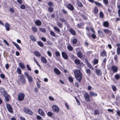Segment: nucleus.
Segmentation results:
<instances>
[{"label":"nucleus","instance_id":"nucleus-1","mask_svg":"<svg viewBox=\"0 0 120 120\" xmlns=\"http://www.w3.org/2000/svg\"><path fill=\"white\" fill-rule=\"evenodd\" d=\"M75 77L76 79L80 82L82 78V73L79 70H76L73 71Z\"/></svg>","mask_w":120,"mask_h":120},{"label":"nucleus","instance_id":"nucleus-2","mask_svg":"<svg viewBox=\"0 0 120 120\" xmlns=\"http://www.w3.org/2000/svg\"><path fill=\"white\" fill-rule=\"evenodd\" d=\"M111 68L114 73H116L117 72L118 68L117 66L113 65L111 67Z\"/></svg>","mask_w":120,"mask_h":120},{"label":"nucleus","instance_id":"nucleus-3","mask_svg":"<svg viewBox=\"0 0 120 120\" xmlns=\"http://www.w3.org/2000/svg\"><path fill=\"white\" fill-rule=\"evenodd\" d=\"M52 109L53 111L55 112H58L59 111V109L58 106L55 105H53L52 106Z\"/></svg>","mask_w":120,"mask_h":120},{"label":"nucleus","instance_id":"nucleus-4","mask_svg":"<svg viewBox=\"0 0 120 120\" xmlns=\"http://www.w3.org/2000/svg\"><path fill=\"white\" fill-rule=\"evenodd\" d=\"M7 108L9 112L11 113H12L13 111L12 109L11 105L8 104L6 105Z\"/></svg>","mask_w":120,"mask_h":120},{"label":"nucleus","instance_id":"nucleus-5","mask_svg":"<svg viewBox=\"0 0 120 120\" xmlns=\"http://www.w3.org/2000/svg\"><path fill=\"white\" fill-rule=\"evenodd\" d=\"M24 111L25 112L30 115H32L33 114V112L31 111L26 108H24Z\"/></svg>","mask_w":120,"mask_h":120},{"label":"nucleus","instance_id":"nucleus-6","mask_svg":"<svg viewBox=\"0 0 120 120\" xmlns=\"http://www.w3.org/2000/svg\"><path fill=\"white\" fill-rule=\"evenodd\" d=\"M84 97L86 101L88 102L90 101V97L89 94L87 93H85L84 95Z\"/></svg>","mask_w":120,"mask_h":120},{"label":"nucleus","instance_id":"nucleus-7","mask_svg":"<svg viewBox=\"0 0 120 120\" xmlns=\"http://www.w3.org/2000/svg\"><path fill=\"white\" fill-rule=\"evenodd\" d=\"M63 57L65 60L68 59V57L67 54L64 52H62L61 53Z\"/></svg>","mask_w":120,"mask_h":120},{"label":"nucleus","instance_id":"nucleus-8","mask_svg":"<svg viewBox=\"0 0 120 120\" xmlns=\"http://www.w3.org/2000/svg\"><path fill=\"white\" fill-rule=\"evenodd\" d=\"M4 96L5 98L6 101H8L10 99V98L9 95L7 93L5 95H4Z\"/></svg>","mask_w":120,"mask_h":120},{"label":"nucleus","instance_id":"nucleus-9","mask_svg":"<svg viewBox=\"0 0 120 120\" xmlns=\"http://www.w3.org/2000/svg\"><path fill=\"white\" fill-rule=\"evenodd\" d=\"M95 71L97 75L98 76H100L101 75L102 72L100 69H96L95 70Z\"/></svg>","mask_w":120,"mask_h":120},{"label":"nucleus","instance_id":"nucleus-10","mask_svg":"<svg viewBox=\"0 0 120 120\" xmlns=\"http://www.w3.org/2000/svg\"><path fill=\"white\" fill-rule=\"evenodd\" d=\"M18 99L19 101H22V93H20L18 95Z\"/></svg>","mask_w":120,"mask_h":120},{"label":"nucleus","instance_id":"nucleus-11","mask_svg":"<svg viewBox=\"0 0 120 120\" xmlns=\"http://www.w3.org/2000/svg\"><path fill=\"white\" fill-rule=\"evenodd\" d=\"M38 112L39 114L42 116H44L45 115L44 112L43 110L41 109H39L38 110Z\"/></svg>","mask_w":120,"mask_h":120},{"label":"nucleus","instance_id":"nucleus-12","mask_svg":"<svg viewBox=\"0 0 120 120\" xmlns=\"http://www.w3.org/2000/svg\"><path fill=\"white\" fill-rule=\"evenodd\" d=\"M68 8L71 11H73L74 8L73 6L70 4H68Z\"/></svg>","mask_w":120,"mask_h":120},{"label":"nucleus","instance_id":"nucleus-13","mask_svg":"<svg viewBox=\"0 0 120 120\" xmlns=\"http://www.w3.org/2000/svg\"><path fill=\"white\" fill-rule=\"evenodd\" d=\"M54 71L55 73L58 75L60 74V72L59 70L57 68H55L54 69Z\"/></svg>","mask_w":120,"mask_h":120},{"label":"nucleus","instance_id":"nucleus-14","mask_svg":"<svg viewBox=\"0 0 120 120\" xmlns=\"http://www.w3.org/2000/svg\"><path fill=\"white\" fill-rule=\"evenodd\" d=\"M0 93L3 95L6 94L7 93L5 90L3 88H1L0 89Z\"/></svg>","mask_w":120,"mask_h":120},{"label":"nucleus","instance_id":"nucleus-15","mask_svg":"<svg viewBox=\"0 0 120 120\" xmlns=\"http://www.w3.org/2000/svg\"><path fill=\"white\" fill-rule=\"evenodd\" d=\"M103 31L106 34H108L111 35L112 33V32L110 30L107 29H104Z\"/></svg>","mask_w":120,"mask_h":120},{"label":"nucleus","instance_id":"nucleus-16","mask_svg":"<svg viewBox=\"0 0 120 120\" xmlns=\"http://www.w3.org/2000/svg\"><path fill=\"white\" fill-rule=\"evenodd\" d=\"M41 60L42 62L44 63H46L47 61L46 59L43 56H41Z\"/></svg>","mask_w":120,"mask_h":120},{"label":"nucleus","instance_id":"nucleus-17","mask_svg":"<svg viewBox=\"0 0 120 120\" xmlns=\"http://www.w3.org/2000/svg\"><path fill=\"white\" fill-rule=\"evenodd\" d=\"M10 25L7 23L6 22L5 25V27L6 28V30L7 31H9L10 30L9 27Z\"/></svg>","mask_w":120,"mask_h":120},{"label":"nucleus","instance_id":"nucleus-18","mask_svg":"<svg viewBox=\"0 0 120 120\" xmlns=\"http://www.w3.org/2000/svg\"><path fill=\"white\" fill-rule=\"evenodd\" d=\"M34 53L36 56L38 57H40L41 56V55L39 52L37 51H35L34 52Z\"/></svg>","mask_w":120,"mask_h":120},{"label":"nucleus","instance_id":"nucleus-19","mask_svg":"<svg viewBox=\"0 0 120 120\" xmlns=\"http://www.w3.org/2000/svg\"><path fill=\"white\" fill-rule=\"evenodd\" d=\"M90 95L91 96H96L97 95V94L94 92L92 91H90Z\"/></svg>","mask_w":120,"mask_h":120},{"label":"nucleus","instance_id":"nucleus-20","mask_svg":"<svg viewBox=\"0 0 120 120\" xmlns=\"http://www.w3.org/2000/svg\"><path fill=\"white\" fill-rule=\"evenodd\" d=\"M101 55L103 57L105 56H106V51L104 50L103 51L101 52Z\"/></svg>","mask_w":120,"mask_h":120},{"label":"nucleus","instance_id":"nucleus-21","mask_svg":"<svg viewBox=\"0 0 120 120\" xmlns=\"http://www.w3.org/2000/svg\"><path fill=\"white\" fill-rule=\"evenodd\" d=\"M35 23L37 25L40 26L41 24V22L40 21L37 20L35 21Z\"/></svg>","mask_w":120,"mask_h":120},{"label":"nucleus","instance_id":"nucleus-22","mask_svg":"<svg viewBox=\"0 0 120 120\" xmlns=\"http://www.w3.org/2000/svg\"><path fill=\"white\" fill-rule=\"evenodd\" d=\"M57 25L59 27L61 28L63 27V24L59 22H57Z\"/></svg>","mask_w":120,"mask_h":120},{"label":"nucleus","instance_id":"nucleus-23","mask_svg":"<svg viewBox=\"0 0 120 120\" xmlns=\"http://www.w3.org/2000/svg\"><path fill=\"white\" fill-rule=\"evenodd\" d=\"M70 32L73 35H75L76 33L74 30L72 29H71L69 30Z\"/></svg>","mask_w":120,"mask_h":120},{"label":"nucleus","instance_id":"nucleus-24","mask_svg":"<svg viewBox=\"0 0 120 120\" xmlns=\"http://www.w3.org/2000/svg\"><path fill=\"white\" fill-rule=\"evenodd\" d=\"M77 55L81 59L82 57V55L80 52H78Z\"/></svg>","mask_w":120,"mask_h":120},{"label":"nucleus","instance_id":"nucleus-25","mask_svg":"<svg viewBox=\"0 0 120 120\" xmlns=\"http://www.w3.org/2000/svg\"><path fill=\"white\" fill-rule=\"evenodd\" d=\"M30 38L33 41L35 42L36 41V39L33 36H30Z\"/></svg>","mask_w":120,"mask_h":120},{"label":"nucleus","instance_id":"nucleus-26","mask_svg":"<svg viewBox=\"0 0 120 120\" xmlns=\"http://www.w3.org/2000/svg\"><path fill=\"white\" fill-rule=\"evenodd\" d=\"M75 64L77 65H78L80 64V60L78 59H76L75 60Z\"/></svg>","mask_w":120,"mask_h":120},{"label":"nucleus","instance_id":"nucleus-27","mask_svg":"<svg viewBox=\"0 0 120 120\" xmlns=\"http://www.w3.org/2000/svg\"><path fill=\"white\" fill-rule=\"evenodd\" d=\"M13 43L16 46L17 49H20L19 46L17 44L14 42H13Z\"/></svg>","mask_w":120,"mask_h":120},{"label":"nucleus","instance_id":"nucleus-28","mask_svg":"<svg viewBox=\"0 0 120 120\" xmlns=\"http://www.w3.org/2000/svg\"><path fill=\"white\" fill-rule=\"evenodd\" d=\"M39 29L40 31H41L43 33H45L46 32V30L45 28H39Z\"/></svg>","mask_w":120,"mask_h":120},{"label":"nucleus","instance_id":"nucleus-29","mask_svg":"<svg viewBox=\"0 0 120 120\" xmlns=\"http://www.w3.org/2000/svg\"><path fill=\"white\" fill-rule=\"evenodd\" d=\"M87 65L88 66L89 68H90L92 70H94L93 67H92V66L90 64L88 63H87Z\"/></svg>","mask_w":120,"mask_h":120},{"label":"nucleus","instance_id":"nucleus-30","mask_svg":"<svg viewBox=\"0 0 120 120\" xmlns=\"http://www.w3.org/2000/svg\"><path fill=\"white\" fill-rule=\"evenodd\" d=\"M114 58L115 60L116 61V63H118V56L117 55H115L114 56Z\"/></svg>","mask_w":120,"mask_h":120},{"label":"nucleus","instance_id":"nucleus-31","mask_svg":"<svg viewBox=\"0 0 120 120\" xmlns=\"http://www.w3.org/2000/svg\"><path fill=\"white\" fill-rule=\"evenodd\" d=\"M32 29L34 33H36L38 29L35 27H32Z\"/></svg>","mask_w":120,"mask_h":120},{"label":"nucleus","instance_id":"nucleus-32","mask_svg":"<svg viewBox=\"0 0 120 120\" xmlns=\"http://www.w3.org/2000/svg\"><path fill=\"white\" fill-rule=\"evenodd\" d=\"M109 23L107 22H105L103 23V25L105 27H107L109 26Z\"/></svg>","mask_w":120,"mask_h":120},{"label":"nucleus","instance_id":"nucleus-33","mask_svg":"<svg viewBox=\"0 0 120 120\" xmlns=\"http://www.w3.org/2000/svg\"><path fill=\"white\" fill-rule=\"evenodd\" d=\"M98 33L100 36H102L104 35L103 33L100 30H98Z\"/></svg>","mask_w":120,"mask_h":120},{"label":"nucleus","instance_id":"nucleus-34","mask_svg":"<svg viewBox=\"0 0 120 120\" xmlns=\"http://www.w3.org/2000/svg\"><path fill=\"white\" fill-rule=\"evenodd\" d=\"M48 10L51 13L53 11V9L52 7L49 6L48 8Z\"/></svg>","mask_w":120,"mask_h":120},{"label":"nucleus","instance_id":"nucleus-35","mask_svg":"<svg viewBox=\"0 0 120 120\" xmlns=\"http://www.w3.org/2000/svg\"><path fill=\"white\" fill-rule=\"evenodd\" d=\"M117 54L118 55L120 54V47H118L117 49Z\"/></svg>","mask_w":120,"mask_h":120},{"label":"nucleus","instance_id":"nucleus-36","mask_svg":"<svg viewBox=\"0 0 120 120\" xmlns=\"http://www.w3.org/2000/svg\"><path fill=\"white\" fill-rule=\"evenodd\" d=\"M54 29L58 32H60V30L59 28L56 26H55L54 27Z\"/></svg>","mask_w":120,"mask_h":120},{"label":"nucleus","instance_id":"nucleus-37","mask_svg":"<svg viewBox=\"0 0 120 120\" xmlns=\"http://www.w3.org/2000/svg\"><path fill=\"white\" fill-rule=\"evenodd\" d=\"M77 4L79 7H83V5L82 3L79 1L77 2Z\"/></svg>","mask_w":120,"mask_h":120},{"label":"nucleus","instance_id":"nucleus-38","mask_svg":"<svg viewBox=\"0 0 120 120\" xmlns=\"http://www.w3.org/2000/svg\"><path fill=\"white\" fill-rule=\"evenodd\" d=\"M94 3L97 6L99 7H101L102 6V5L101 4L95 1V2Z\"/></svg>","mask_w":120,"mask_h":120},{"label":"nucleus","instance_id":"nucleus-39","mask_svg":"<svg viewBox=\"0 0 120 120\" xmlns=\"http://www.w3.org/2000/svg\"><path fill=\"white\" fill-rule=\"evenodd\" d=\"M38 44L40 46L42 47L43 46V43L41 41H37Z\"/></svg>","mask_w":120,"mask_h":120},{"label":"nucleus","instance_id":"nucleus-40","mask_svg":"<svg viewBox=\"0 0 120 120\" xmlns=\"http://www.w3.org/2000/svg\"><path fill=\"white\" fill-rule=\"evenodd\" d=\"M17 71L19 74H20L21 73V70L19 68H17Z\"/></svg>","mask_w":120,"mask_h":120},{"label":"nucleus","instance_id":"nucleus-41","mask_svg":"<svg viewBox=\"0 0 120 120\" xmlns=\"http://www.w3.org/2000/svg\"><path fill=\"white\" fill-rule=\"evenodd\" d=\"M20 79L18 80V82L19 81L21 82L22 83V76L20 75L19 76Z\"/></svg>","mask_w":120,"mask_h":120},{"label":"nucleus","instance_id":"nucleus-42","mask_svg":"<svg viewBox=\"0 0 120 120\" xmlns=\"http://www.w3.org/2000/svg\"><path fill=\"white\" fill-rule=\"evenodd\" d=\"M50 34L52 36H53L54 37L56 36V34L53 31H50Z\"/></svg>","mask_w":120,"mask_h":120},{"label":"nucleus","instance_id":"nucleus-43","mask_svg":"<svg viewBox=\"0 0 120 120\" xmlns=\"http://www.w3.org/2000/svg\"><path fill=\"white\" fill-rule=\"evenodd\" d=\"M56 56L57 57H59L60 56V53L58 51H56L55 52Z\"/></svg>","mask_w":120,"mask_h":120},{"label":"nucleus","instance_id":"nucleus-44","mask_svg":"<svg viewBox=\"0 0 120 120\" xmlns=\"http://www.w3.org/2000/svg\"><path fill=\"white\" fill-rule=\"evenodd\" d=\"M98 12V8L96 7L94 8V12L95 14H97Z\"/></svg>","mask_w":120,"mask_h":120},{"label":"nucleus","instance_id":"nucleus-45","mask_svg":"<svg viewBox=\"0 0 120 120\" xmlns=\"http://www.w3.org/2000/svg\"><path fill=\"white\" fill-rule=\"evenodd\" d=\"M98 62V60L97 59H95L94 60L93 63L94 64H97Z\"/></svg>","mask_w":120,"mask_h":120},{"label":"nucleus","instance_id":"nucleus-46","mask_svg":"<svg viewBox=\"0 0 120 120\" xmlns=\"http://www.w3.org/2000/svg\"><path fill=\"white\" fill-rule=\"evenodd\" d=\"M112 87L113 90L114 91H116V87L114 85H112Z\"/></svg>","mask_w":120,"mask_h":120},{"label":"nucleus","instance_id":"nucleus-47","mask_svg":"<svg viewBox=\"0 0 120 120\" xmlns=\"http://www.w3.org/2000/svg\"><path fill=\"white\" fill-rule=\"evenodd\" d=\"M28 79L29 82H31L33 80V78L29 76L28 77Z\"/></svg>","mask_w":120,"mask_h":120},{"label":"nucleus","instance_id":"nucleus-48","mask_svg":"<svg viewBox=\"0 0 120 120\" xmlns=\"http://www.w3.org/2000/svg\"><path fill=\"white\" fill-rule=\"evenodd\" d=\"M69 81L71 82H73V79L71 77H68Z\"/></svg>","mask_w":120,"mask_h":120},{"label":"nucleus","instance_id":"nucleus-49","mask_svg":"<svg viewBox=\"0 0 120 120\" xmlns=\"http://www.w3.org/2000/svg\"><path fill=\"white\" fill-rule=\"evenodd\" d=\"M67 48L68 49L69 51H71L73 50V47L71 46H69Z\"/></svg>","mask_w":120,"mask_h":120},{"label":"nucleus","instance_id":"nucleus-50","mask_svg":"<svg viewBox=\"0 0 120 120\" xmlns=\"http://www.w3.org/2000/svg\"><path fill=\"white\" fill-rule=\"evenodd\" d=\"M115 78L116 80H118L120 78V76L118 74H116L115 76Z\"/></svg>","mask_w":120,"mask_h":120},{"label":"nucleus","instance_id":"nucleus-51","mask_svg":"<svg viewBox=\"0 0 120 120\" xmlns=\"http://www.w3.org/2000/svg\"><path fill=\"white\" fill-rule=\"evenodd\" d=\"M73 43V44H76L77 42V40L76 39H74L72 41Z\"/></svg>","mask_w":120,"mask_h":120},{"label":"nucleus","instance_id":"nucleus-52","mask_svg":"<svg viewBox=\"0 0 120 120\" xmlns=\"http://www.w3.org/2000/svg\"><path fill=\"white\" fill-rule=\"evenodd\" d=\"M47 115L48 116L50 117L52 116L53 115L52 113L50 112H48L47 113Z\"/></svg>","mask_w":120,"mask_h":120},{"label":"nucleus","instance_id":"nucleus-53","mask_svg":"<svg viewBox=\"0 0 120 120\" xmlns=\"http://www.w3.org/2000/svg\"><path fill=\"white\" fill-rule=\"evenodd\" d=\"M86 72L87 74H90L91 73V71L90 69H86Z\"/></svg>","mask_w":120,"mask_h":120},{"label":"nucleus","instance_id":"nucleus-54","mask_svg":"<svg viewBox=\"0 0 120 120\" xmlns=\"http://www.w3.org/2000/svg\"><path fill=\"white\" fill-rule=\"evenodd\" d=\"M47 53L48 55L50 57H51L52 56V53L51 52L48 51L47 52Z\"/></svg>","mask_w":120,"mask_h":120},{"label":"nucleus","instance_id":"nucleus-55","mask_svg":"<svg viewBox=\"0 0 120 120\" xmlns=\"http://www.w3.org/2000/svg\"><path fill=\"white\" fill-rule=\"evenodd\" d=\"M99 15L100 17L101 18H102L103 17V14L102 12H101L100 13Z\"/></svg>","mask_w":120,"mask_h":120},{"label":"nucleus","instance_id":"nucleus-56","mask_svg":"<svg viewBox=\"0 0 120 120\" xmlns=\"http://www.w3.org/2000/svg\"><path fill=\"white\" fill-rule=\"evenodd\" d=\"M60 20L63 22H65L66 21V20L63 18H60Z\"/></svg>","mask_w":120,"mask_h":120},{"label":"nucleus","instance_id":"nucleus-57","mask_svg":"<svg viewBox=\"0 0 120 120\" xmlns=\"http://www.w3.org/2000/svg\"><path fill=\"white\" fill-rule=\"evenodd\" d=\"M91 36L94 39H95L96 37V36L95 34V33H93V34L91 35Z\"/></svg>","mask_w":120,"mask_h":120},{"label":"nucleus","instance_id":"nucleus-58","mask_svg":"<svg viewBox=\"0 0 120 120\" xmlns=\"http://www.w3.org/2000/svg\"><path fill=\"white\" fill-rule=\"evenodd\" d=\"M24 74L25 76L27 78H28V77H29L30 76H29L27 72H25Z\"/></svg>","mask_w":120,"mask_h":120},{"label":"nucleus","instance_id":"nucleus-59","mask_svg":"<svg viewBox=\"0 0 120 120\" xmlns=\"http://www.w3.org/2000/svg\"><path fill=\"white\" fill-rule=\"evenodd\" d=\"M103 1L105 4H108V0H103Z\"/></svg>","mask_w":120,"mask_h":120},{"label":"nucleus","instance_id":"nucleus-60","mask_svg":"<svg viewBox=\"0 0 120 120\" xmlns=\"http://www.w3.org/2000/svg\"><path fill=\"white\" fill-rule=\"evenodd\" d=\"M48 5L52 7L53 5V3L51 2H49L48 3Z\"/></svg>","mask_w":120,"mask_h":120},{"label":"nucleus","instance_id":"nucleus-61","mask_svg":"<svg viewBox=\"0 0 120 120\" xmlns=\"http://www.w3.org/2000/svg\"><path fill=\"white\" fill-rule=\"evenodd\" d=\"M36 118L38 120H40L41 118V116L38 115H37V116Z\"/></svg>","mask_w":120,"mask_h":120},{"label":"nucleus","instance_id":"nucleus-62","mask_svg":"<svg viewBox=\"0 0 120 120\" xmlns=\"http://www.w3.org/2000/svg\"><path fill=\"white\" fill-rule=\"evenodd\" d=\"M47 44L48 45H52V43L50 42V41H48L47 42Z\"/></svg>","mask_w":120,"mask_h":120},{"label":"nucleus","instance_id":"nucleus-63","mask_svg":"<svg viewBox=\"0 0 120 120\" xmlns=\"http://www.w3.org/2000/svg\"><path fill=\"white\" fill-rule=\"evenodd\" d=\"M26 66H27V68L28 69L29 71H30L31 70V68H30V66L29 65L27 64V65Z\"/></svg>","mask_w":120,"mask_h":120},{"label":"nucleus","instance_id":"nucleus-64","mask_svg":"<svg viewBox=\"0 0 120 120\" xmlns=\"http://www.w3.org/2000/svg\"><path fill=\"white\" fill-rule=\"evenodd\" d=\"M62 11L65 14H66L68 13L64 9L62 10Z\"/></svg>","mask_w":120,"mask_h":120}]
</instances>
